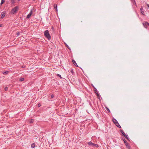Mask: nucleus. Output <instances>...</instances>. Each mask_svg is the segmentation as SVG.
<instances>
[{"label": "nucleus", "mask_w": 149, "mask_h": 149, "mask_svg": "<svg viewBox=\"0 0 149 149\" xmlns=\"http://www.w3.org/2000/svg\"><path fill=\"white\" fill-rule=\"evenodd\" d=\"M44 35L45 37L48 40H49L51 39V37L49 33V31L48 30H46L44 31Z\"/></svg>", "instance_id": "1"}, {"label": "nucleus", "mask_w": 149, "mask_h": 149, "mask_svg": "<svg viewBox=\"0 0 149 149\" xmlns=\"http://www.w3.org/2000/svg\"><path fill=\"white\" fill-rule=\"evenodd\" d=\"M19 9L18 6H17L13 8L10 12V13L11 14H14L16 13L17 12Z\"/></svg>", "instance_id": "2"}, {"label": "nucleus", "mask_w": 149, "mask_h": 149, "mask_svg": "<svg viewBox=\"0 0 149 149\" xmlns=\"http://www.w3.org/2000/svg\"><path fill=\"white\" fill-rule=\"evenodd\" d=\"M113 122L116 125V126L119 128H121V126L118 123L117 121L115 118H113L112 120Z\"/></svg>", "instance_id": "3"}, {"label": "nucleus", "mask_w": 149, "mask_h": 149, "mask_svg": "<svg viewBox=\"0 0 149 149\" xmlns=\"http://www.w3.org/2000/svg\"><path fill=\"white\" fill-rule=\"evenodd\" d=\"M123 140L124 141V142L125 145L127 147L128 149H131V147L130 146V145L127 143L126 140H125V139H123Z\"/></svg>", "instance_id": "4"}, {"label": "nucleus", "mask_w": 149, "mask_h": 149, "mask_svg": "<svg viewBox=\"0 0 149 149\" xmlns=\"http://www.w3.org/2000/svg\"><path fill=\"white\" fill-rule=\"evenodd\" d=\"M88 144L89 146H95L96 147H98V146L97 144L93 143L91 141L89 142L88 143Z\"/></svg>", "instance_id": "5"}, {"label": "nucleus", "mask_w": 149, "mask_h": 149, "mask_svg": "<svg viewBox=\"0 0 149 149\" xmlns=\"http://www.w3.org/2000/svg\"><path fill=\"white\" fill-rule=\"evenodd\" d=\"M144 27L147 29L148 27L149 26V23L147 22H145L143 23Z\"/></svg>", "instance_id": "6"}, {"label": "nucleus", "mask_w": 149, "mask_h": 149, "mask_svg": "<svg viewBox=\"0 0 149 149\" xmlns=\"http://www.w3.org/2000/svg\"><path fill=\"white\" fill-rule=\"evenodd\" d=\"M32 14V10H31V11L30 12V13H29V14H28L27 15V17H26V18H28V19L30 18V17H31Z\"/></svg>", "instance_id": "7"}, {"label": "nucleus", "mask_w": 149, "mask_h": 149, "mask_svg": "<svg viewBox=\"0 0 149 149\" xmlns=\"http://www.w3.org/2000/svg\"><path fill=\"white\" fill-rule=\"evenodd\" d=\"M6 14V12L5 11H3V12L1 15V18H3L5 16Z\"/></svg>", "instance_id": "8"}, {"label": "nucleus", "mask_w": 149, "mask_h": 149, "mask_svg": "<svg viewBox=\"0 0 149 149\" xmlns=\"http://www.w3.org/2000/svg\"><path fill=\"white\" fill-rule=\"evenodd\" d=\"M93 87L94 89V91L95 93L96 94L97 96H99V94L98 93L97 91L96 88L94 86H93Z\"/></svg>", "instance_id": "9"}, {"label": "nucleus", "mask_w": 149, "mask_h": 149, "mask_svg": "<svg viewBox=\"0 0 149 149\" xmlns=\"http://www.w3.org/2000/svg\"><path fill=\"white\" fill-rule=\"evenodd\" d=\"M140 10L141 13L143 15H145L144 12L143 11V9L142 6L140 8Z\"/></svg>", "instance_id": "10"}, {"label": "nucleus", "mask_w": 149, "mask_h": 149, "mask_svg": "<svg viewBox=\"0 0 149 149\" xmlns=\"http://www.w3.org/2000/svg\"><path fill=\"white\" fill-rule=\"evenodd\" d=\"M72 62L74 64V65H75V66L77 67H78V66L76 63V61L74 60H72Z\"/></svg>", "instance_id": "11"}, {"label": "nucleus", "mask_w": 149, "mask_h": 149, "mask_svg": "<svg viewBox=\"0 0 149 149\" xmlns=\"http://www.w3.org/2000/svg\"><path fill=\"white\" fill-rule=\"evenodd\" d=\"M31 147L34 148L35 147V143H33L31 145Z\"/></svg>", "instance_id": "12"}, {"label": "nucleus", "mask_w": 149, "mask_h": 149, "mask_svg": "<svg viewBox=\"0 0 149 149\" xmlns=\"http://www.w3.org/2000/svg\"><path fill=\"white\" fill-rule=\"evenodd\" d=\"M124 136L125 137L127 140H129V137L128 136V135L127 134H125V135H124Z\"/></svg>", "instance_id": "13"}, {"label": "nucleus", "mask_w": 149, "mask_h": 149, "mask_svg": "<svg viewBox=\"0 0 149 149\" xmlns=\"http://www.w3.org/2000/svg\"><path fill=\"white\" fill-rule=\"evenodd\" d=\"M120 131L121 133L124 135H124L126 134L122 130H120Z\"/></svg>", "instance_id": "14"}, {"label": "nucleus", "mask_w": 149, "mask_h": 149, "mask_svg": "<svg viewBox=\"0 0 149 149\" xmlns=\"http://www.w3.org/2000/svg\"><path fill=\"white\" fill-rule=\"evenodd\" d=\"M54 8L55 10H56L57 11V5H54Z\"/></svg>", "instance_id": "15"}, {"label": "nucleus", "mask_w": 149, "mask_h": 149, "mask_svg": "<svg viewBox=\"0 0 149 149\" xmlns=\"http://www.w3.org/2000/svg\"><path fill=\"white\" fill-rule=\"evenodd\" d=\"M8 71H6L3 72V74H6L8 73Z\"/></svg>", "instance_id": "16"}, {"label": "nucleus", "mask_w": 149, "mask_h": 149, "mask_svg": "<svg viewBox=\"0 0 149 149\" xmlns=\"http://www.w3.org/2000/svg\"><path fill=\"white\" fill-rule=\"evenodd\" d=\"M65 46L67 47L69 49H70V47L66 43H65Z\"/></svg>", "instance_id": "17"}, {"label": "nucleus", "mask_w": 149, "mask_h": 149, "mask_svg": "<svg viewBox=\"0 0 149 149\" xmlns=\"http://www.w3.org/2000/svg\"><path fill=\"white\" fill-rule=\"evenodd\" d=\"M70 72L72 74H73L74 73V71L73 69H71Z\"/></svg>", "instance_id": "18"}, {"label": "nucleus", "mask_w": 149, "mask_h": 149, "mask_svg": "<svg viewBox=\"0 0 149 149\" xmlns=\"http://www.w3.org/2000/svg\"><path fill=\"white\" fill-rule=\"evenodd\" d=\"M4 2L5 1L4 0H1V5L3 4Z\"/></svg>", "instance_id": "19"}, {"label": "nucleus", "mask_w": 149, "mask_h": 149, "mask_svg": "<svg viewBox=\"0 0 149 149\" xmlns=\"http://www.w3.org/2000/svg\"><path fill=\"white\" fill-rule=\"evenodd\" d=\"M24 78H22L20 79V81H24Z\"/></svg>", "instance_id": "20"}, {"label": "nucleus", "mask_w": 149, "mask_h": 149, "mask_svg": "<svg viewBox=\"0 0 149 149\" xmlns=\"http://www.w3.org/2000/svg\"><path fill=\"white\" fill-rule=\"evenodd\" d=\"M57 75L59 77H60L61 79H62V78L61 77V76L60 74H57Z\"/></svg>", "instance_id": "21"}, {"label": "nucleus", "mask_w": 149, "mask_h": 149, "mask_svg": "<svg viewBox=\"0 0 149 149\" xmlns=\"http://www.w3.org/2000/svg\"><path fill=\"white\" fill-rule=\"evenodd\" d=\"M106 108L107 110L108 111V112H110V111L109 109L108 108L106 107Z\"/></svg>", "instance_id": "22"}, {"label": "nucleus", "mask_w": 149, "mask_h": 149, "mask_svg": "<svg viewBox=\"0 0 149 149\" xmlns=\"http://www.w3.org/2000/svg\"><path fill=\"white\" fill-rule=\"evenodd\" d=\"M33 122V119H31L30 121V123H32Z\"/></svg>", "instance_id": "23"}, {"label": "nucleus", "mask_w": 149, "mask_h": 149, "mask_svg": "<svg viewBox=\"0 0 149 149\" xmlns=\"http://www.w3.org/2000/svg\"><path fill=\"white\" fill-rule=\"evenodd\" d=\"M41 104L40 103H39L38 104V107H40L41 106Z\"/></svg>", "instance_id": "24"}, {"label": "nucleus", "mask_w": 149, "mask_h": 149, "mask_svg": "<svg viewBox=\"0 0 149 149\" xmlns=\"http://www.w3.org/2000/svg\"><path fill=\"white\" fill-rule=\"evenodd\" d=\"M5 90H6V91H7L8 90V87H6L5 88Z\"/></svg>", "instance_id": "25"}, {"label": "nucleus", "mask_w": 149, "mask_h": 149, "mask_svg": "<svg viewBox=\"0 0 149 149\" xmlns=\"http://www.w3.org/2000/svg\"><path fill=\"white\" fill-rule=\"evenodd\" d=\"M54 97V95H51V97L52 98H53Z\"/></svg>", "instance_id": "26"}, {"label": "nucleus", "mask_w": 149, "mask_h": 149, "mask_svg": "<svg viewBox=\"0 0 149 149\" xmlns=\"http://www.w3.org/2000/svg\"><path fill=\"white\" fill-rule=\"evenodd\" d=\"M22 68H25V66H24V65H23L22 66Z\"/></svg>", "instance_id": "27"}, {"label": "nucleus", "mask_w": 149, "mask_h": 149, "mask_svg": "<svg viewBox=\"0 0 149 149\" xmlns=\"http://www.w3.org/2000/svg\"><path fill=\"white\" fill-rule=\"evenodd\" d=\"M11 2H12L13 3H14V0H11Z\"/></svg>", "instance_id": "28"}, {"label": "nucleus", "mask_w": 149, "mask_h": 149, "mask_svg": "<svg viewBox=\"0 0 149 149\" xmlns=\"http://www.w3.org/2000/svg\"><path fill=\"white\" fill-rule=\"evenodd\" d=\"M147 6L148 7V8H149V4H147Z\"/></svg>", "instance_id": "29"}, {"label": "nucleus", "mask_w": 149, "mask_h": 149, "mask_svg": "<svg viewBox=\"0 0 149 149\" xmlns=\"http://www.w3.org/2000/svg\"><path fill=\"white\" fill-rule=\"evenodd\" d=\"M2 26V24H0V27H1Z\"/></svg>", "instance_id": "30"}, {"label": "nucleus", "mask_w": 149, "mask_h": 149, "mask_svg": "<svg viewBox=\"0 0 149 149\" xmlns=\"http://www.w3.org/2000/svg\"><path fill=\"white\" fill-rule=\"evenodd\" d=\"M17 34H18V35L19 34V32H18L17 33Z\"/></svg>", "instance_id": "31"}]
</instances>
